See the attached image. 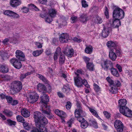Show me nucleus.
I'll return each instance as SVG.
<instances>
[{
  "mask_svg": "<svg viewBox=\"0 0 132 132\" xmlns=\"http://www.w3.org/2000/svg\"><path fill=\"white\" fill-rule=\"evenodd\" d=\"M33 117L35 122L36 127H39L40 124L45 125L48 123L47 119L44 117L42 116V114L38 111L34 112Z\"/></svg>",
  "mask_w": 132,
  "mask_h": 132,
  "instance_id": "f257e3e1",
  "label": "nucleus"
},
{
  "mask_svg": "<svg viewBox=\"0 0 132 132\" xmlns=\"http://www.w3.org/2000/svg\"><path fill=\"white\" fill-rule=\"evenodd\" d=\"M77 109H76L75 112V114L76 117L77 118V120L81 123L85 120L84 118L82 116H85L86 114L82 110L81 105L77 103L76 104Z\"/></svg>",
  "mask_w": 132,
  "mask_h": 132,
  "instance_id": "f03ea898",
  "label": "nucleus"
},
{
  "mask_svg": "<svg viewBox=\"0 0 132 132\" xmlns=\"http://www.w3.org/2000/svg\"><path fill=\"white\" fill-rule=\"evenodd\" d=\"M22 84L19 81H15L13 82L11 86V92L13 94L19 92L22 88Z\"/></svg>",
  "mask_w": 132,
  "mask_h": 132,
  "instance_id": "7ed1b4c3",
  "label": "nucleus"
},
{
  "mask_svg": "<svg viewBox=\"0 0 132 132\" xmlns=\"http://www.w3.org/2000/svg\"><path fill=\"white\" fill-rule=\"evenodd\" d=\"M124 15L123 11L118 7L116 8L113 12V16L115 19H122L124 18Z\"/></svg>",
  "mask_w": 132,
  "mask_h": 132,
  "instance_id": "20e7f679",
  "label": "nucleus"
},
{
  "mask_svg": "<svg viewBox=\"0 0 132 132\" xmlns=\"http://www.w3.org/2000/svg\"><path fill=\"white\" fill-rule=\"evenodd\" d=\"M75 85L78 87H80L84 85L87 88L90 87V86L88 84L86 80L82 79L81 77H74Z\"/></svg>",
  "mask_w": 132,
  "mask_h": 132,
  "instance_id": "39448f33",
  "label": "nucleus"
},
{
  "mask_svg": "<svg viewBox=\"0 0 132 132\" xmlns=\"http://www.w3.org/2000/svg\"><path fill=\"white\" fill-rule=\"evenodd\" d=\"M39 96L36 92L30 94L27 98V101L30 103H34L37 102L39 98Z\"/></svg>",
  "mask_w": 132,
  "mask_h": 132,
  "instance_id": "423d86ee",
  "label": "nucleus"
},
{
  "mask_svg": "<svg viewBox=\"0 0 132 132\" xmlns=\"http://www.w3.org/2000/svg\"><path fill=\"white\" fill-rule=\"evenodd\" d=\"M106 79L110 84L111 88L110 90V92L112 94H115L117 93L118 88V87L114 85V83L113 80L109 77H107Z\"/></svg>",
  "mask_w": 132,
  "mask_h": 132,
  "instance_id": "0eeeda50",
  "label": "nucleus"
},
{
  "mask_svg": "<svg viewBox=\"0 0 132 132\" xmlns=\"http://www.w3.org/2000/svg\"><path fill=\"white\" fill-rule=\"evenodd\" d=\"M109 65L111 67L113 65V64L110 60L106 59L101 61V65L102 68L105 70L107 71L109 69V68H110L109 67Z\"/></svg>",
  "mask_w": 132,
  "mask_h": 132,
  "instance_id": "6e6552de",
  "label": "nucleus"
},
{
  "mask_svg": "<svg viewBox=\"0 0 132 132\" xmlns=\"http://www.w3.org/2000/svg\"><path fill=\"white\" fill-rule=\"evenodd\" d=\"M119 111L121 113L127 117L132 116V111L126 106L120 108Z\"/></svg>",
  "mask_w": 132,
  "mask_h": 132,
  "instance_id": "1a4fd4ad",
  "label": "nucleus"
},
{
  "mask_svg": "<svg viewBox=\"0 0 132 132\" xmlns=\"http://www.w3.org/2000/svg\"><path fill=\"white\" fill-rule=\"evenodd\" d=\"M114 124L115 128L118 132H122L123 125L120 121L116 120L115 121Z\"/></svg>",
  "mask_w": 132,
  "mask_h": 132,
  "instance_id": "9d476101",
  "label": "nucleus"
},
{
  "mask_svg": "<svg viewBox=\"0 0 132 132\" xmlns=\"http://www.w3.org/2000/svg\"><path fill=\"white\" fill-rule=\"evenodd\" d=\"M120 19H115L114 18L110 19L109 21V25L111 27L117 28L121 25V22Z\"/></svg>",
  "mask_w": 132,
  "mask_h": 132,
  "instance_id": "9b49d317",
  "label": "nucleus"
},
{
  "mask_svg": "<svg viewBox=\"0 0 132 132\" xmlns=\"http://www.w3.org/2000/svg\"><path fill=\"white\" fill-rule=\"evenodd\" d=\"M16 59H12L10 61V62L15 68L19 69L22 67L20 61Z\"/></svg>",
  "mask_w": 132,
  "mask_h": 132,
  "instance_id": "f8f14e48",
  "label": "nucleus"
},
{
  "mask_svg": "<svg viewBox=\"0 0 132 132\" xmlns=\"http://www.w3.org/2000/svg\"><path fill=\"white\" fill-rule=\"evenodd\" d=\"M42 113L45 114L47 117L50 119L52 118V116L50 112V111L49 106H45L42 107L40 109Z\"/></svg>",
  "mask_w": 132,
  "mask_h": 132,
  "instance_id": "ddd939ff",
  "label": "nucleus"
},
{
  "mask_svg": "<svg viewBox=\"0 0 132 132\" xmlns=\"http://www.w3.org/2000/svg\"><path fill=\"white\" fill-rule=\"evenodd\" d=\"M42 95L40 97L41 100L40 102L43 105V106H41V108L42 107L45 106H47V103L49 101L48 97L46 94H44Z\"/></svg>",
  "mask_w": 132,
  "mask_h": 132,
  "instance_id": "4468645a",
  "label": "nucleus"
},
{
  "mask_svg": "<svg viewBox=\"0 0 132 132\" xmlns=\"http://www.w3.org/2000/svg\"><path fill=\"white\" fill-rule=\"evenodd\" d=\"M44 125L39 124V127H36L37 128L33 129L31 131V132H47Z\"/></svg>",
  "mask_w": 132,
  "mask_h": 132,
  "instance_id": "2eb2a0df",
  "label": "nucleus"
},
{
  "mask_svg": "<svg viewBox=\"0 0 132 132\" xmlns=\"http://www.w3.org/2000/svg\"><path fill=\"white\" fill-rule=\"evenodd\" d=\"M59 39L60 42L61 43H67L70 40L69 36L68 34L63 33L61 35Z\"/></svg>",
  "mask_w": 132,
  "mask_h": 132,
  "instance_id": "dca6fc26",
  "label": "nucleus"
},
{
  "mask_svg": "<svg viewBox=\"0 0 132 132\" xmlns=\"http://www.w3.org/2000/svg\"><path fill=\"white\" fill-rule=\"evenodd\" d=\"M115 49L111 48L110 49L109 56V58L112 61H114L117 57V56L114 52Z\"/></svg>",
  "mask_w": 132,
  "mask_h": 132,
  "instance_id": "f3484780",
  "label": "nucleus"
},
{
  "mask_svg": "<svg viewBox=\"0 0 132 132\" xmlns=\"http://www.w3.org/2000/svg\"><path fill=\"white\" fill-rule=\"evenodd\" d=\"M16 56L20 60L23 61L25 57V55L24 53L20 50H17L16 52Z\"/></svg>",
  "mask_w": 132,
  "mask_h": 132,
  "instance_id": "a211bd4d",
  "label": "nucleus"
},
{
  "mask_svg": "<svg viewBox=\"0 0 132 132\" xmlns=\"http://www.w3.org/2000/svg\"><path fill=\"white\" fill-rule=\"evenodd\" d=\"M21 3V1L20 0H11L10 2V5L14 7L20 5Z\"/></svg>",
  "mask_w": 132,
  "mask_h": 132,
  "instance_id": "6ab92c4d",
  "label": "nucleus"
},
{
  "mask_svg": "<svg viewBox=\"0 0 132 132\" xmlns=\"http://www.w3.org/2000/svg\"><path fill=\"white\" fill-rule=\"evenodd\" d=\"M37 89L40 92L43 91L42 93V94H45V93L46 92V88L43 84H39L37 85Z\"/></svg>",
  "mask_w": 132,
  "mask_h": 132,
  "instance_id": "aec40b11",
  "label": "nucleus"
},
{
  "mask_svg": "<svg viewBox=\"0 0 132 132\" xmlns=\"http://www.w3.org/2000/svg\"><path fill=\"white\" fill-rule=\"evenodd\" d=\"M110 28L104 27L102 32V35L104 38H106L108 36Z\"/></svg>",
  "mask_w": 132,
  "mask_h": 132,
  "instance_id": "412c9836",
  "label": "nucleus"
},
{
  "mask_svg": "<svg viewBox=\"0 0 132 132\" xmlns=\"http://www.w3.org/2000/svg\"><path fill=\"white\" fill-rule=\"evenodd\" d=\"M88 18V17L86 14H82L80 15L79 20L82 23H86L87 21Z\"/></svg>",
  "mask_w": 132,
  "mask_h": 132,
  "instance_id": "4be33fe9",
  "label": "nucleus"
},
{
  "mask_svg": "<svg viewBox=\"0 0 132 132\" xmlns=\"http://www.w3.org/2000/svg\"><path fill=\"white\" fill-rule=\"evenodd\" d=\"M57 11L53 9H51L48 10V14L52 18L55 17Z\"/></svg>",
  "mask_w": 132,
  "mask_h": 132,
  "instance_id": "5701e85b",
  "label": "nucleus"
},
{
  "mask_svg": "<svg viewBox=\"0 0 132 132\" xmlns=\"http://www.w3.org/2000/svg\"><path fill=\"white\" fill-rule=\"evenodd\" d=\"M109 69L110 70L111 73L113 76L117 77L119 76V75L118 70L116 69L113 68L112 66L110 68H109Z\"/></svg>",
  "mask_w": 132,
  "mask_h": 132,
  "instance_id": "b1692460",
  "label": "nucleus"
},
{
  "mask_svg": "<svg viewBox=\"0 0 132 132\" xmlns=\"http://www.w3.org/2000/svg\"><path fill=\"white\" fill-rule=\"evenodd\" d=\"M119 106L120 108L126 106H125L127 104V101L125 99H121L118 101Z\"/></svg>",
  "mask_w": 132,
  "mask_h": 132,
  "instance_id": "393cba45",
  "label": "nucleus"
},
{
  "mask_svg": "<svg viewBox=\"0 0 132 132\" xmlns=\"http://www.w3.org/2000/svg\"><path fill=\"white\" fill-rule=\"evenodd\" d=\"M55 113L57 115L62 118H65L67 116L65 113L63 111L58 109L55 110Z\"/></svg>",
  "mask_w": 132,
  "mask_h": 132,
  "instance_id": "a878e982",
  "label": "nucleus"
},
{
  "mask_svg": "<svg viewBox=\"0 0 132 132\" xmlns=\"http://www.w3.org/2000/svg\"><path fill=\"white\" fill-rule=\"evenodd\" d=\"M61 51V48L58 47L56 50V51L54 55V60H56L57 59L59 56L60 54Z\"/></svg>",
  "mask_w": 132,
  "mask_h": 132,
  "instance_id": "bb28decb",
  "label": "nucleus"
},
{
  "mask_svg": "<svg viewBox=\"0 0 132 132\" xmlns=\"http://www.w3.org/2000/svg\"><path fill=\"white\" fill-rule=\"evenodd\" d=\"M21 114L25 117H28L30 115V112L26 109H22L21 110Z\"/></svg>",
  "mask_w": 132,
  "mask_h": 132,
  "instance_id": "cd10ccee",
  "label": "nucleus"
},
{
  "mask_svg": "<svg viewBox=\"0 0 132 132\" xmlns=\"http://www.w3.org/2000/svg\"><path fill=\"white\" fill-rule=\"evenodd\" d=\"M8 71V68L5 65H1L0 66V72L4 73H7Z\"/></svg>",
  "mask_w": 132,
  "mask_h": 132,
  "instance_id": "c85d7f7f",
  "label": "nucleus"
},
{
  "mask_svg": "<svg viewBox=\"0 0 132 132\" xmlns=\"http://www.w3.org/2000/svg\"><path fill=\"white\" fill-rule=\"evenodd\" d=\"M84 71L82 70L78 69L76 72H75V76L74 77H80V76L84 75Z\"/></svg>",
  "mask_w": 132,
  "mask_h": 132,
  "instance_id": "c756f323",
  "label": "nucleus"
},
{
  "mask_svg": "<svg viewBox=\"0 0 132 132\" xmlns=\"http://www.w3.org/2000/svg\"><path fill=\"white\" fill-rule=\"evenodd\" d=\"M42 12L40 14V16L42 18L45 17L47 15H48L47 13L46 12L47 8L45 7H42Z\"/></svg>",
  "mask_w": 132,
  "mask_h": 132,
  "instance_id": "7c9ffc66",
  "label": "nucleus"
},
{
  "mask_svg": "<svg viewBox=\"0 0 132 132\" xmlns=\"http://www.w3.org/2000/svg\"><path fill=\"white\" fill-rule=\"evenodd\" d=\"M107 46L109 48H111L114 49L116 47V44L114 42L112 41H110L108 42L107 44Z\"/></svg>",
  "mask_w": 132,
  "mask_h": 132,
  "instance_id": "2f4dec72",
  "label": "nucleus"
},
{
  "mask_svg": "<svg viewBox=\"0 0 132 132\" xmlns=\"http://www.w3.org/2000/svg\"><path fill=\"white\" fill-rule=\"evenodd\" d=\"M3 112L7 116L9 117H12L13 115V112L9 110L5 109Z\"/></svg>",
  "mask_w": 132,
  "mask_h": 132,
  "instance_id": "473e14b6",
  "label": "nucleus"
},
{
  "mask_svg": "<svg viewBox=\"0 0 132 132\" xmlns=\"http://www.w3.org/2000/svg\"><path fill=\"white\" fill-rule=\"evenodd\" d=\"M10 17L14 19H18L20 18V16L18 14L12 11Z\"/></svg>",
  "mask_w": 132,
  "mask_h": 132,
  "instance_id": "72a5a7b5",
  "label": "nucleus"
},
{
  "mask_svg": "<svg viewBox=\"0 0 132 132\" xmlns=\"http://www.w3.org/2000/svg\"><path fill=\"white\" fill-rule=\"evenodd\" d=\"M74 50L73 49H71L68 50L67 52H64V54L69 57H71L74 54Z\"/></svg>",
  "mask_w": 132,
  "mask_h": 132,
  "instance_id": "f704fd0d",
  "label": "nucleus"
},
{
  "mask_svg": "<svg viewBox=\"0 0 132 132\" xmlns=\"http://www.w3.org/2000/svg\"><path fill=\"white\" fill-rule=\"evenodd\" d=\"M88 109H89L90 111L93 115L95 116L98 118H100L99 116H98L96 110H94V109L89 107L88 108Z\"/></svg>",
  "mask_w": 132,
  "mask_h": 132,
  "instance_id": "c9c22d12",
  "label": "nucleus"
},
{
  "mask_svg": "<svg viewBox=\"0 0 132 132\" xmlns=\"http://www.w3.org/2000/svg\"><path fill=\"white\" fill-rule=\"evenodd\" d=\"M94 22L95 24H100L103 22L102 18L99 16H96L94 19Z\"/></svg>",
  "mask_w": 132,
  "mask_h": 132,
  "instance_id": "e433bc0d",
  "label": "nucleus"
},
{
  "mask_svg": "<svg viewBox=\"0 0 132 132\" xmlns=\"http://www.w3.org/2000/svg\"><path fill=\"white\" fill-rule=\"evenodd\" d=\"M93 48L90 45L87 46L85 50V52L87 54H91L92 52Z\"/></svg>",
  "mask_w": 132,
  "mask_h": 132,
  "instance_id": "4c0bfd02",
  "label": "nucleus"
},
{
  "mask_svg": "<svg viewBox=\"0 0 132 132\" xmlns=\"http://www.w3.org/2000/svg\"><path fill=\"white\" fill-rule=\"evenodd\" d=\"M43 50H37L34 51L32 53V54L34 56H37L40 55L43 52Z\"/></svg>",
  "mask_w": 132,
  "mask_h": 132,
  "instance_id": "58836bf2",
  "label": "nucleus"
},
{
  "mask_svg": "<svg viewBox=\"0 0 132 132\" xmlns=\"http://www.w3.org/2000/svg\"><path fill=\"white\" fill-rule=\"evenodd\" d=\"M87 68L90 71H93L94 69V65L92 63H88L87 64Z\"/></svg>",
  "mask_w": 132,
  "mask_h": 132,
  "instance_id": "ea45409f",
  "label": "nucleus"
},
{
  "mask_svg": "<svg viewBox=\"0 0 132 132\" xmlns=\"http://www.w3.org/2000/svg\"><path fill=\"white\" fill-rule=\"evenodd\" d=\"M90 124L95 128H98L97 123L95 120H89Z\"/></svg>",
  "mask_w": 132,
  "mask_h": 132,
  "instance_id": "a19ab883",
  "label": "nucleus"
},
{
  "mask_svg": "<svg viewBox=\"0 0 132 132\" xmlns=\"http://www.w3.org/2000/svg\"><path fill=\"white\" fill-rule=\"evenodd\" d=\"M65 57L64 55L62 54L61 53L59 58V62L60 64H63L65 61Z\"/></svg>",
  "mask_w": 132,
  "mask_h": 132,
  "instance_id": "79ce46f5",
  "label": "nucleus"
},
{
  "mask_svg": "<svg viewBox=\"0 0 132 132\" xmlns=\"http://www.w3.org/2000/svg\"><path fill=\"white\" fill-rule=\"evenodd\" d=\"M88 125V122L85 120L83 122H82L81 123V127L82 128L85 129L87 128Z\"/></svg>",
  "mask_w": 132,
  "mask_h": 132,
  "instance_id": "37998d69",
  "label": "nucleus"
},
{
  "mask_svg": "<svg viewBox=\"0 0 132 132\" xmlns=\"http://www.w3.org/2000/svg\"><path fill=\"white\" fill-rule=\"evenodd\" d=\"M23 125L24 128L25 129L28 130L30 129L31 126L28 123L25 122V121L23 123Z\"/></svg>",
  "mask_w": 132,
  "mask_h": 132,
  "instance_id": "c03bdc74",
  "label": "nucleus"
},
{
  "mask_svg": "<svg viewBox=\"0 0 132 132\" xmlns=\"http://www.w3.org/2000/svg\"><path fill=\"white\" fill-rule=\"evenodd\" d=\"M12 12V11L10 10H4L3 12V13L10 17Z\"/></svg>",
  "mask_w": 132,
  "mask_h": 132,
  "instance_id": "a18cd8bd",
  "label": "nucleus"
},
{
  "mask_svg": "<svg viewBox=\"0 0 132 132\" xmlns=\"http://www.w3.org/2000/svg\"><path fill=\"white\" fill-rule=\"evenodd\" d=\"M17 121L23 123L25 121L24 118L21 116L18 115L16 117Z\"/></svg>",
  "mask_w": 132,
  "mask_h": 132,
  "instance_id": "49530a36",
  "label": "nucleus"
},
{
  "mask_svg": "<svg viewBox=\"0 0 132 132\" xmlns=\"http://www.w3.org/2000/svg\"><path fill=\"white\" fill-rule=\"evenodd\" d=\"M62 90L64 92L68 93L70 91V89L69 85H67V86L64 87Z\"/></svg>",
  "mask_w": 132,
  "mask_h": 132,
  "instance_id": "de8ad7c7",
  "label": "nucleus"
},
{
  "mask_svg": "<svg viewBox=\"0 0 132 132\" xmlns=\"http://www.w3.org/2000/svg\"><path fill=\"white\" fill-rule=\"evenodd\" d=\"M1 77L4 80H10L11 79L10 76L6 75H3L1 76Z\"/></svg>",
  "mask_w": 132,
  "mask_h": 132,
  "instance_id": "09e8293b",
  "label": "nucleus"
},
{
  "mask_svg": "<svg viewBox=\"0 0 132 132\" xmlns=\"http://www.w3.org/2000/svg\"><path fill=\"white\" fill-rule=\"evenodd\" d=\"M0 55L3 60L6 59L7 56V53L4 52H0Z\"/></svg>",
  "mask_w": 132,
  "mask_h": 132,
  "instance_id": "8fccbe9b",
  "label": "nucleus"
},
{
  "mask_svg": "<svg viewBox=\"0 0 132 132\" xmlns=\"http://www.w3.org/2000/svg\"><path fill=\"white\" fill-rule=\"evenodd\" d=\"M38 77L39 78L43 81L46 82H47V80L45 77L43 76L42 75L38 74Z\"/></svg>",
  "mask_w": 132,
  "mask_h": 132,
  "instance_id": "3c124183",
  "label": "nucleus"
},
{
  "mask_svg": "<svg viewBox=\"0 0 132 132\" xmlns=\"http://www.w3.org/2000/svg\"><path fill=\"white\" fill-rule=\"evenodd\" d=\"M53 18L50 17V16L46 17L45 19V21L48 23H51L53 20Z\"/></svg>",
  "mask_w": 132,
  "mask_h": 132,
  "instance_id": "603ef678",
  "label": "nucleus"
},
{
  "mask_svg": "<svg viewBox=\"0 0 132 132\" xmlns=\"http://www.w3.org/2000/svg\"><path fill=\"white\" fill-rule=\"evenodd\" d=\"M31 73V72H28L26 73L25 74H21L20 76V79H22L24 78L26 76L30 75Z\"/></svg>",
  "mask_w": 132,
  "mask_h": 132,
  "instance_id": "864d4df0",
  "label": "nucleus"
},
{
  "mask_svg": "<svg viewBox=\"0 0 132 132\" xmlns=\"http://www.w3.org/2000/svg\"><path fill=\"white\" fill-rule=\"evenodd\" d=\"M93 86H94V89L96 92H97L100 91V88L97 85L94 83L93 84Z\"/></svg>",
  "mask_w": 132,
  "mask_h": 132,
  "instance_id": "5fc2aeb1",
  "label": "nucleus"
},
{
  "mask_svg": "<svg viewBox=\"0 0 132 132\" xmlns=\"http://www.w3.org/2000/svg\"><path fill=\"white\" fill-rule=\"evenodd\" d=\"M29 7H31L32 9H33L36 11H39V9L34 4H30L29 5Z\"/></svg>",
  "mask_w": 132,
  "mask_h": 132,
  "instance_id": "6e6d98bb",
  "label": "nucleus"
},
{
  "mask_svg": "<svg viewBox=\"0 0 132 132\" xmlns=\"http://www.w3.org/2000/svg\"><path fill=\"white\" fill-rule=\"evenodd\" d=\"M71 21L72 23L75 22L77 20V17L74 15H72L71 17Z\"/></svg>",
  "mask_w": 132,
  "mask_h": 132,
  "instance_id": "4d7b16f0",
  "label": "nucleus"
},
{
  "mask_svg": "<svg viewBox=\"0 0 132 132\" xmlns=\"http://www.w3.org/2000/svg\"><path fill=\"white\" fill-rule=\"evenodd\" d=\"M104 14L106 18L108 19L109 17V13L108 8L106 6L105 7V9Z\"/></svg>",
  "mask_w": 132,
  "mask_h": 132,
  "instance_id": "13d9d810",
  "label": "nucleus"
},
{
  "mask_svg": "<svg viewBox=\"0 0 132 132\" xmlns=\"http://www.w3.org/2000/svg\"><path fill=\"white\" fill-rule=\"evenodd\" d=\"M71 106V103L70 102H68L67 103L66 105V108L68 110L70 109Z\"/></svg>",
  "mask_w": 132,
  "mask_h": 132,
  "instance_id": "bf43d9fd",
  "label": "nucleus"
},
{
  "mask_svg": "<svg viewBox=\"0 0 132 132\" xmlns=\"http://www.w3.org/2000/svg\"><path fill=\"white\" fill-rule=\"evenodd\" d=\"M8 123L10 124L11 125H14L16 124V122L14 121H12L10 119H8L7 120Z\"/></svg>",
  "mask_w": 132,
  "mask_h": 132,
  "instance_id": "052dcab7",
  "label": "nucleus"
},
{
  "mask_svg": "<svg viewBox=\"0 0 132 132\" xmlns=\"http://www.w3.org/2000/svg\"><path fill=\"white\" fill-rule=\"evenodd\" d=\"M114 83V85L118 87L121 85L120 82L118 80H116Z\"/></svg>",
  "mask_w": 132,
  "mask_h": 132,
  "instance_id": "680f3d73",
  "label": "nucleus"
},
{
  "mask_svg": "<svg viewBox=\"0 0 132 132\" xmlns=\"http://www.w3.org/2000/svg\"><path fill=\"white\" fill-rule=\"evenodd\" d=\"M6 99L7 101L9 103H11L12 100V98L10 96H6Z\"/></svg>",
  "mask_w": 132,
  "mask_h": 132,
  "instance_id": "e2e57ef3",
  "label": "nucleus"
},
{
  "mask_svg": "<svg viewBox=\"0 0 132 132\" xmlns=\"http://www.w3.org/2000/svg\"><path fill=\"white\" fill-rule=\"evenodd\" d=\"M38 2L44 5L47 4V0H38Z\"/></svg>",
  "mask_w": 132,
  "mask_h": 132,
  "instance_id": "0e129e2a",
  "label": "nucleus"
},
{
  "mask_svg": "<svg viewBox=\"0 0 132 132\" xmlns=\"http://www.w3.org/2000/svg\"><path fill=\"white\" fill-rule=\"evenodd\" d=\"M105 116L108 119L110 117V114L106 111H105L103 112Z\"/></svg>",
  "mask_w": 132,
  "mask_h": 132,
  "instance_id": "69168bd1",
  "label": "nucleus"
},
{
  "mask_svg": "<svg viewBox=\"0 0 132 132\" xmlns=\"http://www.w3.org/2000/svg\"><path fill=\"white\" fill-rule=\"evenodd\" d=\"M35 44L38 48H40L42 47V44L39 43L35 42Z\"/></svg>",
  "mask_w": 132,
  "mask_h": 132,
  "instance_id": "338daca9",
  "label": "nucleus"
},
{
  "mask_svg": "<svg viewBox=\"0 0 132 132\" xmlns=\"http://www.w3.org/2000/svg\"><path fill=\"white\" fill-rule=\"evenodd\" d=\"M82 5L83 7H87L88 5L86 4V2L85 1H82Z\"/></svg>",
  "mask_w": 132,
  "mask_h": 132,
  "instance_id": "774afa93",
  "label": "nucleus"
}]
</instances>
